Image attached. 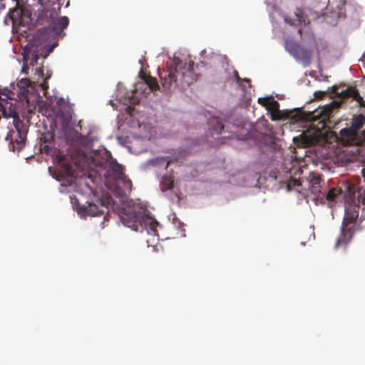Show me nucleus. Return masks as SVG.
<instances>
[{
  "instance_id": "obj_29",
  "label": "nucleus",
  "mask_w": 365,
  "mask_h": 365,
  "mask_svg": "<svg viewBox=\"0 0 365 365\" xmlns=\"http://www.w3.org/2000/svg\"><path fill=\"white\" fill-rule=\"evenodd\" d=\"M301 185L299 180L295 178H291L287 184L288 189L290 190L292 187H298Z\"/></svg>"
},
{
  "instance_id": "obj_12",
  "label": "nucleus",
  "mask_w": 365,
  "mask_h": 365,
  "mask_svg": "<svg viewBox=\"0 0 365 365\" xmlns=\"http://www.w3.org/2000/svg\"><path fill=\"white\" fill-rule=\"evenodd\" d=\"M9 17L12 21L13 26H24L29 23V18L27 16L22 9L18 7L16 9H10Z\"/></svg>"
},
{
  "instance_id": "obj_21",
  "label": "nucleus",
  "mask_w": 365,
  "mask_h": 365,
  "mask_svg": "<svg viewBox=\"0 0 365 365\" xmlns=\"http://www.w3.org/2000/svg\"><path fill=\"white\" fill-rule=\"evenodd\" d=\"M143 78L145 81L146 85L150 88V91H156L160 90V86L155 78L144 74Z\"/></svg>"
},
{
  "instance_id": "obj_11",
  "label": "nucleus",
  "mask_w": 365,
  "mask_h": 365,
  "mask_svg": "<svg viewBox=\"0 0 365 365\" xmlns=\"http://www.w3.org/2000/svg\"><path fill=\"white\" fill-rule=\"evenodd\" d=\"M11 94L12 92L7 88L0 89V110L1 111L2 116L4 117V113L8 114L10 111L16 112L15 109V106L11 103L9 102V99H11Z\"/></svg>"
},
{
  "instance_id": "obj_27",
  "label": "nucleus",
  "mask_w": 365,
  "mask_h": 365,
  "mask_svg": "<svg viewBox=\"0 0 365 365\" xmlns=\"http://www.w3.org/2000/svg\"><path fill=\"white\" fill-rule=\"evenodd\" d=\"M39 150L41 153L51 155L53 152V148L51 146V143H40Z\"/></svg>"
},
{
  "instance_id": "obj_28",
  "label": "nucleus",
  "mask_w": 365,
  "mask_h": 365,
  "mask_svg": "<svg viewBox=\"0 0 365 365\" xmlns=\"http://www.w3.org/2000/svg\"><path fill=\"white\" fill-rule=\"evenodd\" d=\"M53 140V134L51 133H46L42 135L40 138V143H51Z\"/></svg>"
},
{
  "instance_id": "obj_39",
  "label": "nucleus",
  "mask_w": 365,
  "mask_h": 365,
  "mask_svg": "<svg viewBox=\"0 0 365 365\" xmlns=\"http://www.w3.org/2000/svg\"><path fill=\"white\" fill-rule=\"evenodd\" d=\"M61 102L64 103V101L63 99H61V100L58 101L57 103L60 104V103H61Z\"/></svg>"
},
{
  "instance_id": "obj_15",
  "label": "nucleus",
  "mask_w": 365,
  "mask_h": 365,
  "mask_svg": "<svg viewBox=\"0 0 365 365\" xmlns=\"http://www.w3.org/2000/svg\"><path fill=\"white\" fill-rule=\"evenodd\" d=\"M71 118V116L63 117L62 120H61V125H62V129L63 130L66 135L68 133H72L74 134V137L72 138L71 140V141H75L78 138H79L81 136V134L78 133L77 131H75L70 126Z\"/></svg>"
},
{
  "instance_id": "obj_20",
  "label": "nucleus",
  "mask_w": 365,
  "mask_h": 365,
  "mask_svg": "<svg viewBox=\"0 0 365 365\" xmlns=\"http://www.w3.org/2000/svg\"><path fill=\"white\" fill-rule=\"evenodd\" d=\"M345 10L353 17L358 16L362 12V8L361 6L357 4L352 3L345 4Z\"/></svg>"
},
{
  "instance_id": "obj_35",
  "label": "nucleus",
  "mask_w": 365,
  "mask_h": 365,
  "mask_svg": "<svg viewBox=\"0 0 365 365\" xmlns=\"http://www.w3.org/2000/svg\"><path fill=\"white\" fill-rule=\"evenodd\" d=\"M298 33L300 34L301 36H302V33H303L302 29H299Z\"/></svg>"
},
{
  "instance_id": "obj_19",
  "label": "nucleus",
  "mask_w": 365,
  "mask_h": 365,
  "mask_svg": "<svg viewBox=\"0 0 365 365\" xmlns=\"http://www.w3.org/2000/svg\"><path fill=\"white\" fill-rule=\"evenodd\" d=\"M57 159L59 163L62 164L61 165V171L63 173V174L71 176L73 173V169L72 167V165L70 163H66L64 162L65 157L62 155H59L57 156Z\"/></svg>"
},
{
  "instance_id": "obj_24",
  "label": "nucleus",
  "mask_w": 365,
  "mask_h": 365,
  "mask_svg": "<svg viewBox=\"0 0 365 365\" xmlns=\"http://www.w3.org/2000/svg\"><path fill=\"white\" fill-rule=\"evenodd\" d=\"M174 180L173 177L171 175H165L162 178L161 180V187L162 190H171L173 187Z\"/></svg>"
},
{
  "instance_id": "obj_3",
  "label": "nucleus",
  "mask_w": 365,
  "mask_h": 365,
  "mask_svg": "<svg viewBox=\"0 0 365 365\" xmlns=\"http://www.w3.org/2000/svg\"><path fill=\"white\" fill-rule=\"evenodd\" d=\"M60 7H49L38 11L36 21L40 25H47L56 34H60L69 24L67 16H61Z\"/></svg>"
},
{
  "instance_id": "obj_33",
  "label": "nucleus",
  "mask_w": 365,
  "mask_h": 365,
  "mask_svg": "<svg viewBox=\"0 0 365 365\" xmlns=\"http://www.w3.org/2000/svg\"><path fill=\"white\" fill-rule=\"evenodd\" d=\"M361 173H362V176L365 180V168L362 169Z\"/></svg>"
},
{
  "instance_id": "obj_18",
  "label": "nucleus",
  "mask_w": 365,
  "mask_h": 365,
  "mask_svg": "<svg viewBox=\"0 0 365 365\" xmlns=\"http://www.w3.org/2000/svg\"><path fill=\"white\" fill-rule=\"evenodd\" d=\"M117 182L119 185H122V192L123 195H126L127 193H130L131 192L133 183L126 175H123L122 178L118 180Z\"/></svg>"
},
{
  "instance_id": "obj_34",
  "label": "nucleus",
  "mask_w": 365,
  "mask_h": 365,
  "mask_svg": "<svg viewBox=\"0 0 365 365\" xmlns=\"http://www.w3.org/2000/svg\"><path fill=\"white\" fill-rule=\"evenodd\" d=\"M5 9V5L4 4H0V11L1 10H3Z\"/></svg>"
},
{
  "instance_id": "obj_1",
  "label": "nucleus",
  "mask_w": 365,
  "mask_h": 365,
  "mask_svg": "<svg viewBox=\"0 0 365 365\" xmlns=\"http://www.w3.org/2000/svg\"><path fill=\"white\" fill-rule=\"evenodd\" d=\"M193 65V62L187 64L179 60L174 61L166 71L160 73L163 89L184 87L196 81L197 75L194 72Z\"/></svg>"
},
{
  "instance_id": "obj_10",
  "label": "nucleus",
  "mask_w": 365,
  "mask_h": 365,
  "mask_svg": "<svg viewBox=\"0 0 365 365\" xmlns=\"http://www.w3.org/2000/svg\"><path fill=\"white\" fill-rule=\"evenodd\" d=\"M340 140L346 145H360L364 142V138L351 128H345L339 131Z\"/></svg>"
},
{
  "instance_id": "obj_14",
  "label": "nucleus",
  "mask_w": 365,
  "mask_h": 365,
  "mask_svg": "<svg viewBox=\"0 0 365 365\" xmlns=\"http://www.w3.org/2000/svg\"><path fill=\"white\" fill-rule=\"evenodd\" d=\"M107 173L115 181L122 178L125 175L123 172V166L118 164L116 160L109 162Z\"/></svg>"
},
{
  "instance_id": "obj_30",
  "label": "nucleus",
  "mask_w": 365,
  "mask_h": 365,
  "mask_svg": "<svg viewBox=\"0 0 365 365\" xmlns=\"http://www.w3.org/2000/svg\"><path fill=\"white\" fill-rule=\"evenodd\" d=\"M64 0H48V2L51 4V7L55 6L56 7H60V9H61V6L63 4Z\"/></svg>"
},
{
  "instance_id": "obj_22",
  "label": "nucleus",
  "mask_w": 365,
  "mask_h": 365,
  "mask_svg": "<svg viewBox=\"0 0 365 365\" xmlns=\"http://www.w3.org/2000/svg\"><path fill=\"white\" fill-rule=\"evenodd\" d=\"M321 178L319 177H314L310 181L309 190L314 195H318L322 192L321 190Z\"/></svg>"
},
{
  "instance_id": "obj_4",
  "label": "nucleus",
  "mask_w": 365,
  "mask_h": 365,
  "mask_svg": "<svg viewBox=\"0 0 365 365\" xmlns=\"http://www.w3.org/2000/svg\"><path fill=\"white\" fill-rule=\"evenodd\" d=\"M4 118H13V123L16 130H10L6 137V140L10 143V149L13 151H20L25 145L27 130L24 123L21 120L19 113L10 111L9 113H4Z\"/></svg>"
},
{
  "instance_id": "obj_16",
  "label": "nucleus",
  "mask_w": 365,
  "mask_h": 365,
  "mask_svg": "<svg viewBox=\"0 0 365 365\" xmlns=\"http://www.w3.org/2000/svg\"><path fill=\"white\" fill-rule=\"evenodd\" d=\"M210 126V133H216L217 134H219L223 129H224V125L222 124V121L218 118H212L208 122Z\"/></svg>"
},
{
  "instance_id": "obj_13",
  "label": "nucleus",
  "mask_w": 365,
  "mask_h": 365,
  "mask_svg": "<svg viewBox=\"0 0 365 365\" xmlns=\"http://www.w3.org/2000/svg\"><path fill=\"white\" fill-rule=\"evenodd\" d=\"M258 102L263 106H265L268 111L271 113L272 120H275L279 119L278 113H279V103L274 98H259Z\"/></svg>"
},
{
  "instance_id": "obj_17",
  "label": "nucleus",
  "mask_w": 365,
  "mask_h": 365,
  "mask_svg": "<svg viewBox=\"0 0 365 365\" xmlns=\"http://www.w3.org/2000/svg\"><path fill=\"white\" fill-rule=\"evenodd\" d=\"M364 123L365 117L363 115H359L353 118L349 128L356 131L357 133H360V130Z\"/></svg>"
},
{
  "instance_id": "obj_37",
  "label": "nucleus",
  "mask_w": 365,
  "mask_h": 365,
  "mask_svg": "<svg viewBox=\"0 0 365 365\" xmlns=\"http://www.w3.org/2000/svg\"><path fill=\"white\" fill-rule=\"evenodd\" d=\"M69 5H70V1H67V3H66V6H65V7H66V8H67V7H68V6H69Z\"/></svg>"
},
{
  "instance_id": "obj_5",
  "label": "nucleus",
  "mask_w": 365,
  "mask_h": 365,
  "mask_svg": "<svg viewBox=\"0 0 365 365\" xmlns=\"http://www.w3.org/2000/svg\"><path fill=\"white\" fill-rule=\"evenodd\" d=\"M359 217V210L354 207L345 210V215L341 225V235L337 239L336 247L339 245L349 243L354 233L355 223Z\"/></svg>"
},
{
  "instance_id": "obj_2",
  "label": "nucleus",
  "mask_w": 365,
  "mask_h": 365,
  "mask_svg": "<svg viewBox=\"0 0 365 365\" xmlns=\"http://www.w3.org/2000/svg\"><path fill=\"white\" fill-rule=\"evenodd\" d=\"M119 217L125 226L135 232H142L146 229L147 225H150L151 230L155 232L157 221L145 215L142 208H123Z\"/></svg>"
},
{
  "instance_id": "obj_38",
  "label": "nucleus",
  "mask_w": 365,
  "mask_h": 365,
  "mask_svg": "<svg viewBox=\"0 0 365 365\" xmlns=\"http://www.w3.org/2000/svg\"><path fill=\"white\" fill-rule=\"evenodd\" d=\"M361 203L365 205V197L362 198Z\"/></svg>"
},
{
  "instance_id": "obj_7",
  "label": "nucleus",
  "mask_w": 365,
  "mask_h": 365,
  "mask_svg": "<svg viewBox=\"0 0 365 365\" xmlns=\"http://www.w3.org/2000/svg\"><path fill=\"white\" fill-rule=\"evenodd\" d=\"M323 14L322 11H312V9H309V13L305 14L302 10L298 9L294 13L295 19H292L291 17L286 16L284 21L290 25L307 26L309 24V17L311 20H315L323 16Z\"/></svg>"
},
{
  "instance_id": "obj_9",
  "label": "nucleus",
  "mask_w": 365,
  "mask_h": 365,
  "mask_svg": "<svg viewBox=\"0 0 365 365\" xmlns=\"http://www.w3.org/2000/svg\"><path fill=\"white\" fill-rule=\"evenodd\" d=\"M331 94L334 97L339 98L341 101L339 103L341 104L343 100L353 98L354 100L359 101L362 100L358 91L353 87H345L344 86H334L331 88Z\"/></svg>"
},
{
  "instance_id": "obj_23",
  "label": "nucleus",
  "mask_w": 365,
  "mask_h": 365,
  "mask_svg": "<svg viewBox=\"0 0 365 365\" xmlns=\"http://www.w3.org/2000/svg\"><path fill=\"white\" fill-rule=\"evenodd\" d=\"M318 116V115H314L310 113L308 114H305L301 113L300 111H297L296 115L293 117L295 121H306V120H314Z\"/></svg>"
},
{
  "instance_id": "obj_8",
  "label": "nucleus",
  "mask_w": 365,
  "mask_h": 365,
  "mask_svg": "<svg viewBox=\"0 0 365 365\" xmlns=\"http://www.w3.org/2000/svg\"><path fill=\"white\" fill-rule=\"evenodd\" d=\"M108 207L101 200L97 203H88L87 206H82L79 208V213L84 216H99L103 215V222L108 220Z\"/></svg>"
},
{
  "instance_id": "obj_42",
  "label": "nucleus",
  "mask_w": 365,
  "mask_h": 365,
  "mask_svg": "<svg viewBox=\"0 0 365 365\" xmlns=\"http://www.w3.org/2000/svg\"><path fill=\"white\" fill-rule=\"evenodd\" d=\"M41 5H43V0H39Z\"/></svg>"
},
{
  "instance_id": "obj_32",
  "label": "nucleus",
  "mask_w": 365,
  "mask_h": 365,
  "mask_svg": "<svg viewBox=\"0 0 365 365\" xmlns=\"http://www.w3.org/2000/svg\"><path fill=\"white\" fill-rule=\"evenodd\" d=\"M235 78H236V80H237V82H239L241 80V78L239 76V74H238V73L237 71H235Z\"/></svg>"
},
{
  "instance_id": "obj_41",
  "label": "nucleus",
  "mask_w": 365,
  "mask_h": 365,
  "mask_svg": "<svg viewBox=\"0 0 365 365\" xmlns=\"http://www.w3.org/2000/svg\"><path fill=\"white\" fill-rule=\"evenodd\" d=\"M244 81H246V82H250V80L248 79V78H245Z\"/></svg>"
},
{
  "instance_id": "obj_36",
  "label": "nucleus",
  "mask_w": 365,
  "mask_h": 365,
  "mask_svg": "<svg viewBox=\"0 0 365 365\" xmlns=\"http://www.w3.org/2000/svg\"><path fill=\"white\" fill-rule=\"evenodd\" d=\"M310 36H311L312 39L313 40V41L314 42L315 41L314 37V35L312 33L310 34Z\"/></svg>"
},
{
  "instance_id": "obj_26",
  "label": "nucleus",
  "mask_w": 365,
  "mask_h": 365,
  "mask_svg": "<svg viewBox=\"0 0 365 365\" xmlns=\"http://www.w3.org/2000/svg\"><path fill=\"white\" fill-rule=\"evenodd\" d=\"M341 193V190L337 188H332L329 190L326 194L327 200L329 201H333L335 200L337 195Z\"/></svg>"
},
{
  "instance_id": "obj_25",
  "label": "nucleus",
  "mask_w": 365,
  "mask_h": 365,
  "mask_svg": "<svg viewBox=\"0 0 365 365\" xmlns=\"http://www.w3.org/2000/svg\"><path fill=\"white\" fill-rule=\"evenodd\" d=\"M30 56H31V61L30 64L34 66V63H37V61L38 59V55L35 51L27 52L26 48H25L24 49V61H27V58H29Z\"/></svg>"
},
{
  "instance_id": "obj_31",
  "label": "nucleus",
  "mask_w": 365,
  "mask_h": 365,
  "mask_svg": "<svg viewBox=\"0 0 365 365\" xmlns=\"http://www.w3.org/2000/svg\"><path fill=\"white\" fill-rule=\"evenodd\" d=\"M157 224H158L157 222ZM158 225H155V227H157ZM150 229V225H147V227H146V229L145 230H148V229ZM154 235L157 232V230L155 229V232H153V230H150ZM147 232H149V230H147Z\"/></svg>"
},
{
  "instance_id": "obj_6",
  "label": "nucleus",
  "mask_w": 365,
  "mask_h": 365,
  "mask_svg": "<svg viewBox=\"0 0 365 365\" xmlns=\"http://www.w3.org/2000/svg\"><path fill=\"white\" fill-rule=\"evenodd\" d=\"M286 50L297 60L300 61L304 66H307L311 63L312 51L300 46L293 40L285 41Z\"/></svg>"
},
{
  "instance_id": "obj_40",
  "label": "nucleus",
  "mask_w": 365,
  "mask_h": 365,
  "mask_svg": "<svg viewBox=\"0 0 365 365\" xmlns=\"http://www.w3.org/2000/svg\"><path fill=\"white\" fill-rule=\"evenodd\" d=\"M169 164H170V161H168L167 163H166V165H165V169L168 168Z\"/></svg>"
}]
</instances>
